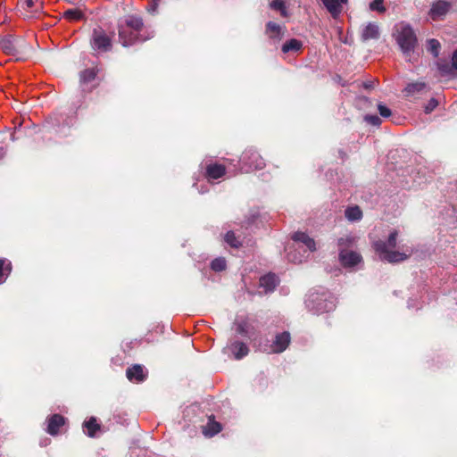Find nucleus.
<instances>
[{"mask_svg": "<svg viewBox=\"0 0 457 457\" xmlns=\"http://www.w3.org/2000/svg\"><path fill=\"white\" fill-rule=\"evenodd\" d=\"M293 243L286 247L287 258L294 263H301L316 250L313 238L303 232H295L292 236Z\"/></svg>", "mask_w": 457, "mask_h": 457, "instance_id": "obj_1", "label": "nucleus"}, {"mask_svg": "<svg viewBox=\"0 0 457 457\" xmlns=\"http://www.w3.org/2000/svg\"><path fill=\"white\" fill-rule=\"evenodd\" d=\"M397 237V231L394 230L389 234L387 240H378L374 243V249L382 261L397 263L408 258L409 254L394 251L396 246Z\"/></svg>", "mask_w": 457, "mask_h": 457, "instance_id": "obj_2", "label": "nucleus"}, {"mask_svg": "<svg viewBox=\"0 0 457 457\" xmlns=\"http://www.w3.org/2000/svg\"><path fill=\"white\" fill-rule=\"evenodd\" d=\"M305 304L313 313L329 312L336 307V298L329 292H313L307 296Z\"/></svg>", "mask_w": 457, "mask_h": 457, "instance_id": "obj_3", "label": "nucleus"}, {"mask_svg": "<svg viewBox=\"0 0 457 457\" xmlns=\"http://www.w3.org/2000/svg\"><path fill=\"white\" fill-rule=\"evenodd\" d=\"M396 42L404 56L411 60L417 45V37L409 24L401 23L396 27Z\"/></svg>", "mask_w": 457, "mask_h": 457, "instance_id": "obj_4", "label": "nucleus"}, {"mask_svg": "<svg viewBox=\"0 0 457 457\" xmlns=\"http://www.w3.org/2000/svg\"><path fill=\"white\" fill-rule=\"evenodd\" d=\"M290 342V333L284 331L278 333L271 344H269L268 341L265 343L261 342L259 348L262 352L266 353H281L288 347Z\"/></svg>", "mask_w": 457, "mask_h": 457, "instance_id": "obj_5", "label": "nucleus"}, {"mask_svg": "<svg viewBox=\"0 0 457 457\" xmlns=\"http://www.w3.org/2000/svg\"><path fill=\"white\" fill-rule=\"evenodd\" d=\"M144 29L143 19L137 14H128L122 17L118 23L119 38H128V30L132 29L142 33Z\"/></svg>", "mask_w": 457, "mask_h": 457, "instance_id": "obj_6", "label": "nucleus"}, {"mask_svg": "<svg viewBox=\"0 0 457 457\" xmlns=\"http://www.w3.org/2000/svg\"><path fill=\"white\" fill-rule=\"evenodd\" d=\"M241 170L249 172L254 170H262L265 162L260 154L253 149L245 150L240 158Z\"/></svg>", "mask_w": 457, "mask_h": 457, "instance_id": "obj_7", "label": "nucleus"}, {"mask_svg": "<svg viewBox=\"0 0 457 457\" xmlns=\"http://www.w3.org/2000/svg\"><path fill=\"white\" fill-rule=\"evenodd\" d=\"M91 45L95 50L107 52L112 48V40L101 28H98L93 30Z\"/></svg>", "mask_w": 457, "mask_h": 457, "instance_id": "obj_8", "label": "nucleus"}, {"mask_svg": "<svg viewBox=\"0 0 457 457\" xmlns=\"http://www.w3.org/2000/svg\"><path fill=\"white\" fill-rule=\"evenodd\" d=\"M339 260L344 267H353L360 263L362 260L360 253L354 251H344L339 253Z\"/></svg>", "mask_w": 457, "mask_h": 457, "instance_id": "obj_9", "label": "nucleus"}, {"mask_svg": "<svg viewBox=\"0 0 457 457\" xmlns=\"http://www.w3.org/2000/svg\"><path fill=\"white\" fill-rule=\"evenodd\" d=\"M451 8V4L449 2L439 0L433 4L430 9V16L433 20H437L443 16H445Z\"/></svg>", "mask_w": 457, "mask_h": 457, "instance_id": "obj_10", "label": "nucleus"}, {"mask_svg": "<svg viewBox=\"0 0 457 457\" xmlns=\"http://www.w3.org/2000/svg\"><path fill=\"white\" fill-rule=\"evenodd\" d=\"M278 284V278L275 274L269 273L260 278V287L265 294L271 293Z\"/></svg>", "mask_w": 457, "mask_h": 457, "instance_id": "obj_11", "label": "nucleus"}, {"mask_svg": "<svg viewBox=\"0 0 457 457\" xmlns=\"http://www.w3.org/2000/svg\"><path fill=\"white\" fill-rule=\"evenodd\" d=\"M64 418L60 414H54L48 419L47 433L55 436L59 432V428L64 425Z\"/></svg>", "mask_w": 457, "mask_h": 457, "instance_id": "obj_12", "label": "nucleus"}, {"mask_svg": "<svg viewBox=\"0 0 457 457\" xmlns=\"http://www.w3.org/2000/svg\"><path fill=\"white\" fill-rule=\"evenodd\" d=\"M379 37V29L376 23H368L361 31V40L368 41L370 39H377Z\"/></svg>", "mask_w": 457, "mask_h": 457, "instance_id": "obj_13", "label": "nucleus"}, {"mask_svg": "<svg viewBox=\"0 0 457 457\" xmlns=\"http://www.w3.org/2000/svg\"><path fill=\"white\" fill-rule=\"evenodd\" d=\"M126 375L129 380L141 382L145 379V375L143 366L136 364L127 369Z\"/></svg>", "mask_w": 457, "mask_h": 457, "instance_id": "obj_14", "label": "nucleus"}, {"mask_svg": "<svg viewBox=\"0 0 457 457\" xmlns=\"http://www.w3.org/2000/svg\"><path fill=\"white\" fill-rule=\"evenodd\" d=\"M128 38H119L120 42L123 46H132L137 42H144L148 37H143L142 33L133 31L132 29L128 30Z\"/></svg>", "mask_w": 457, "mask_h": 457, "instance_id": "obj_15", "label": "nucleus"}, {"mask_svg": "<svg viewBox=\"0 0 457 457\" xmlns=\"http://www.w3.org/2000/svg\"><path fill=\"white\" fill-rule=\"evenodd\" d=\"M230 351L237 360H240L248 354L249 348L245 343L236 341L231 344Z\"/></svg>", "mask_w": 457, "mask_h": 457, "instance_id": "obj_16", "label": "nucleus"}, {"mask_svg": "<svg viewBox=\"0 0 457 457\" xmlns=\"http://www.w3.org/2000/svg\"><path fill=\"white\" fill-rule=\"evenodd\" d=\"M226 169L221 164H210L206 168V174L209 179H217L225 174Z\"/></svg>", "mask_w": 457, "mask_h": 457, "instance_id": "obj_17", "label": "nucleus"}, {"mask_svg": "<svg viewBox=\"0 0 457 457\" xmlns=\"http://www.w3.org/2000/svg\"><path fill=\"white\" fill-rule=\"evenodd\" d=\"M328 11L335 17L341 12V4H345L347 0H321Z\"/></svg>", "mask_w": 457, "mask_h": 457, "instance_id": "obj_18", "label": "nucleus"}, {"mask_svg": "<svg viewBox=\"0 0 457 457\" xmlns=\"http://www.w3.org/2000/svg\"><path fill=\"white\" fill-rule=\"evenodd\" d=\"M85 433L90 436H96V433L100 430V425L97 423L95 417H91L89 420H85L83 423Z\"/></svg>", "mask_w": 457, "mask_h": 457, "instance_id": "obj_19", "label": "nucleus"}, {"mask_svg": "<svg viewBox=\"0 0 457 457\" xmlns=\"http://www.w3.org/2000/svg\"><path fill=\"white\" fill-rule=\"evenodd\" d=\"M96 77V71L95 69H86L80 73V84L83 90H87L86 86L95 80Z\"/></svg>", "mask_w": 457, "mask_h": 457, "instance_id": "obj_20", "label": "nucleus"}, {"mask_svg": "<svg viewBox=\"0 0 457 457\" xmlns=\"http://www.w3.org/2000/svg\"><path fill=\"white\" fill-rule=\"evenodd\" d=\"M426 87H427V85L424 82H420V81L412 82V83H409L405 87L404 93H405V96H414L418 93L422 92Z\"/></svg>", "mask_w": 457, "mask_h": 457, "instance_id": "obj_21", "label": "nucleus"}, {"mask_svg": "<svg viewBox=\"0 0 457 457\" xmlns=\"http://www.w3.org/2000/svg\"><path fill=\"white\" fill-rule=\"evenodd\" d=\"M345 218L349 221H359L362 218V212L357 205L348 207L345 212Z\"/></svg>", "mask_w": 457, "mask_h": 457, "instance_id": "obj_22", "label": "nucleus"}, {"mask_svg": "<svg viewBox=\"0 0 457 457\" xmlns=\"http://www.w3.org/2000/svg\"><path fill=\"white\" fill-rule=\"evenodd\" d=\"M63 18L69 21H77L85 19V14L79 9H68L63 12Z\"/></svg>", "mask_w": 457, "mask_h": 457, "instance_id": "obj_23", "label": "nucleus"}, {"mask_svg": "<svg viewBox=\"0 0 457 457\" xmlns=\"http://www.w3.org/2000/svg\"><path fill=\"white\" fill-rule=\"evenodd\" d=\"M303 44L300 40L292 38L285 42L282 46L283 53L298 52L301 50Z\"/></svg>", "mask_w": 457, "mask_h": 457, "instance_id": "obj_24", "label": "nucleus"}, {"mask_svg": "<svg viewBox=\"0 0 457 457\" xmlns=\"http://www.w3.org/2000/svg\"><path fill=\"white\" fill-rule=\"evenodd\" d=\"M12 270V263L6 259H0V284L4 283Z\"/></svg>", "mask_w": 457, "mask_h": 457, "instance_id": "obj_25", "label": "nucleus"}, {"mask_svg": "<svg viewBox=\"0 0 457 457\" xmlns=\"http://www.w3.org/2000/svg\"><path fill=\"white\" fill-rule=\"evenodd\" d=\"M266 31L270 37L278 38L281 33V27L273 21H270L267 23Z\"/></svg>", "mask_w": 457, "mask_h": 457, "instance_id": "obj_26", "label": "nucleus"}, {"mask_svg": "<svg viewBox=\"0 0 457 457\" xmlns=\"http://www.w3.org/2000/svg\"><path fill=\"white\" fill-rule=\"evenodd\" d=\"M221 430V426L219 422L210 420L207 427L204 430L206 436H213Z\"/></svg>", "mask_w": 457, "mask_h": 457, "instance_id": "obj_27", "label": "nucleus"}, {"mask_svg": "<svg viewBox=\"0 0 457 457\" xmlns=\"http://www.w3.org/2000/svg\"><path fill=\"white\" fill-rule=\"evenodd\" d=\"M436 66L442 75H449L454 70L452 63H448L446 60H438L436 62Z\"/></svg>", "mask_w": 457, "mask_h": 457, "instance_id": "obj_28", "label": "nucleus"}, {"mask_svg": "<svg viewBox=\"0 0 457 457\" xmlns=\"http://www.w3.org/2000/svg\"><path fill=\"white\" fill-rule=\"evenodd\" d=\"M428 51L430 52L434 57H437L441 48V45L437 39L431 38L428 40Z\"/></svg>", "mask_w": 457, "mask_h": 457, "instance_id": "obj_29", "label": "nucleus"}, {"mask_svg": "<svg viewBox=\"0 0 457 457\" xmlns=\"http://www.w3.org/2000/svg\"><path fill=\"white\" fill-rule=\"evenodd\" d=\"M270 8L278 11L283 17H287L288 13L283 0H273L270 3Z\"/></svg>", "mask_w": 457, "mask_h": 457, "instance_id": "obj_30", "label": "nucleus"}, {"mask_svg": "<svg viewBox=\"0 0 457 457\" xmlns=\"http://www.w3.org/2000/svg\"><path fill=\"white\" fill-rule=\"evenodd\" d=\"M224 239L225 242L231 247L239 248L241 246V242L237 237H236L233 231H228L225 235Z\"/></svg>", "mask_w": 457, "mask_h": 457, "instance_id": "obj_31", "label": "nucleus"}, {"mask_svg": "<svg viewBox=\"0 0 457 457\" xmlns=\"http://www.w3.org/2000/svg\"><path fill=\"white\" fill-rule=\"evenodd\" d=\"M226 267L227 262L225 258L223 257H218L211 262L212 270L217 272L224 270Z\"/></svg>", "mask_w": 457, "mask_h": 457, "instance_id": "obj_32", "label": "nucleus"}, {"mask_svg": "<svg viewBox=\"0 0 457 457\" xmlns=\"http://www.w3.org/2000/svg\"><path fill=\"white\" fill-rule=\"evenodd\" d=\"M370 9L378 12H385L384 0H374L370 4Z\"/></svg>", "mask_w": 457, "mask_h": 457, "instance_id": "obj_33", "label": "nucleus"}, {"mask_svg": "<svg viewBox=\"0 0 457 457\" xmlns=\"http://www.w3.org/2000/svg\"><path fill=\"white\" fill-rule=\"evenodd\" d=\"M365 121L373 126H378L381 123V119L377 115H366Z\"/></svg>", "mask_w": 457, "mask_h": 457, "instance_id": "obj_34", "label": "nucleus"}, {"mask_svg": "<svg viewBox=\"0 0 457 457\" xmlns=\"http://www.w3.org/2000/svg\"><path fill=\"white\" fill-rule=\"evenodd\" d=\"M437 105H438L437 100L435 98H431L428 101V103L426 104L424 111L426 113H430L432 111H434L436 108Z\"/></svg>", "mask_w": 457, "mask_h": 457, "instance_id": "obj_35", "label": "nucleus"}, {"mask_svg": "<svg viewBox=\"0 0 457 457\" xmlns=\"http://www.w3.org/2000/svg\"><path fill=\"white\" fill-rule=\"evenodd\" d=\"M378 110L379 114L384 118H388L391 116V110L382 104H379L378 105Z\"/></svg>", "mask_w": 457, "mask_h": 457, "instance_id": "obj_36", "label": "nucleus"}, {"mask_svg": "<svg viewBox=\"0 0 457 457\" xmlns=\"http://www.w3.org/2000/svg\"><path fill=\"white\" fill-rule=\"evenodd\" d=\"M2 47L7 52L8 54H13L14 52V46H12V42L9 40L4 41L2 43Z\"/></svg>", "mask_w": 457, "mask_h": 457, "instance_id": "obj_37", "label": "nucleus"}, {"mask_svg": "<svg viewBox=\"0 0 457 457\" xmlns=\"http://www.w3.org/2000/svg\"><path fill=\"white\" fill-rule=\"evenodd\" d=\"M454 70H457V49L453 52L451 62Z\"/></svg>", "mask_w": 457, "mask_h": 457, "instance_id": "obj_38", "label": "nucleus"}, {"mask_svg": "<svg viewBox=\"0 0 457 457\" xmlns=\"http://www.w3.org/2000/svg\"><path fill=\"white\" fill-rule=\"evenodd\" d=\"M37 1V0H26L25 4H26L27 8L29 10L32 9V7L35 6Z\"/></svg>", "mask_w": 457, "mask_h": 457, "instance_id": "obj_39", "label": "nucleus"}, {"mask_svg": "<svg viewBox=\"0 0 457 457\" xmlns=\"http://www.w3.org/2000/svg\"><path fill=\"white\" fill-rule=\"evenodd\" d=\"M6 154V150L4 147H0V159H2Z\"/></svg>", "mask_w": 457, "mask_h": 457, "instance_id": "obj_40", "label": "nucleus"}, {"mask_svg": "<svg viewBox=\"0 0 457 457\" xmlns=\"http://www.w3.org/2000/svg\"><path fill=\"white\" fill-rule=\"evenodd\" d=\"M363 86H364L365 88H371L372 87L371 82H365L363 84Z\"/></svg>", "mask_w": 457, "mask_h": 457, "instance_id": "obj_41", "label": "nucleus"}, {"mask_svg": "<svg viewBox=\"0 0 457 457\" xmlns=\"http://www.w3.org/2000/svg\"><path fill=\"white\" fill-rule=\"evenodd\" d=\"M237 330L241 334L245 333V329H244L243 325H239Z\"/></svg>", "mask_w": 457, "mask_h": 457, "instance_id": "obj_42", "label": "nucleus"}, {"mask_svg": "<svg viewBox=\"0 0 457 457\" xmlns=\"http://www.w3.org/2000/svg\"><path fill=\"white\" fill-rule=\"evenodd\" d=\"M344 242H345V239H344V238H339V239H338V245H342L344 244Z\"/></svg>", "mask_w": 457, "mask_h": 457, "instance_id": "obj_43", "label": "nucleus"}]
</instances>
